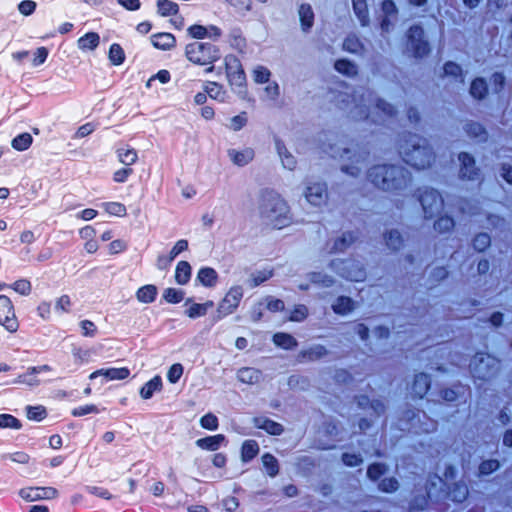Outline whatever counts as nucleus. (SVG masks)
Listing matches in <instances>:
<instances>
[{"mask_svg": "<svg viewBox=\"0 0 512 512\" xmlns=\"http://www.w3.org/2000/svg\"><path fill=\"white\" fill-rule=\"evenodd\" d=\"M474 377L488 378L498 369V362L495 358L487 354H479L474 357L470 364Z\"/></svg>", "mask_w": 512, "mask_h": 512, "instance_id": "39448f33", "label": "nucleus"}, {"mask_svg": "<svg viewBox=\"0 0 512 512\" xmlns=\"http://www.w3.org/2000/svg\"><path fill=\"white\" fill-rule=\"evenodd\" d=\"M157 294H158L157 287L149 284V285L140 287L136 291V299L141 303L148 304V303H152L156 299Z\"/></svg>", "mask_w": 512, "mask_h": 512, "instance_id": "393cba45", "label": "nucleus"}, {"mask_svg": "<svg viewBox=\"0 0 512 512\" xmlns=\"http://www.w3.org/2000/svg\"><path fill=\"white\" fill-rule=\"evenodd\" d=\"M197 280L206 287H212L217 280V273L212 268H202L197 274Z\"/></svg>", "mask_w": 512, "mask_h": 512, "instance_id": "7c9ffc66", "label": "nucleus"}, {"mask_svg": "<svg viewBox=\"0 0 512 512\" xmlns=\"http://www.w3.org/2000/svg\"><path fill=\"white\" fill-rule=\"evenodd\" d=\"M443 71H444L445 76H447V77L451 76V77H455V78L459 77V81L461 83L463 82L461 68L456 63H454V62L446 63L443 67Z\"/></svg>", "mask_w": 512, "mask_h": 512, "instance_id": "864d4df0", "label": "nucleus"}, {"mask_svg": "<svg viewBox=\"0 0 512 512\" xmlns=\"http://www.w3.org/2000/svg\"><path fill=\"white\" fill-rule=\"evenodd\" d=\"M19 496L28 502L50 500L58 496V490L54 487H26L19 491Z\"/></svg>", "mask_w": 512, "mask_h": 512, "instance_id": "9d476101", "label": "nucleus"}, {"mask_svg": "<svg viewBox=\"0 0 512 512\" xmlns=\"http://www.w3.org/2000/svg\"><path fill=\"white\" fill-rule=\"evenodd\" d=\"M191 277V266L187 261H180L175 270V281L180 285L188 283Z\"/></svg>", "mask_w": 512, "mask_h": 512, "instance_id": "cd10ccee", "label": "nucleus"}, {"mask_svg": "<svg viewBox=\"0 0 512 512\" xmlns=\"http://www.w3.org/2000/svg\"><path fill=\"white\" fill-rule=\"evenodd\" d=\"M21 427V422L13 415L0 414V428L19 430Z\"/></svg>", "mask_w": 512, "mask_h": 512, "instance_id": "ea45409f", "label": "nucleus"}, {"mask_svg": "<svg viewBox=\"0 0 512 512\" xmlns=\"http://www.w3.org/2000/svg\"><path fill=\"white\" fill-rule=\"evenodd\" d=\"M259 452V446L254 440H246L241 449V459L243 462L250 461Z\"/></svg>", "mask_w": 512, "mask_h": 512, "instance_id": "2f4dec72", "label": "nucleus"}, {"mask_svg": "<svg viewBox=\"0 0 512 512\" xmlns=\"http://www.w3.org/2000/svg\"><path fill=\"white\" fill-rule=\"evenodd\" d=\"M271 76V72L268 68L257 65L252 70L253 80L258 84L268 83Z\"/></svg>", "mask_w": 512, "mask_h": 512, "instance_id": "58836bf2", "label": "nucleus"}, {"mask_svg": "<svg viewBox=\"0 0 512 512\" xmlns=\"http://www.w3.org/2000/svg\"><path fill=\"white\" fill-rule=\"evenodd\" d=\"M246 122H247V117H246L245 113H242L240 115L232 117L229 120L227 127L230 130L239 131L240 129H242L245 126Z\"/></svg>", "mask_w": 512, "mask_h": 512, "instance_id": "5fc2aeb1", "label": "nucleus"}, {"mask_svg": "<svg viewBox=\"0 0 512 512\" xmlns=\"http://www.w3.org/2000/svg\"><path fill=\"white\" fill-rule=\"evenodd\" d=\"M163 298L168 303H179L184 298V292L175 288H167L163 292Z\"/></svg>", "mask_w": 512, "mask_h": 512, "instance_id": "09e8293b", "label": "nucleus"}, {"mask_svg": "<svg viewBox=\"0 0 512 512\" xmlns=\"http://www.w3.org/2000/svg\"><path fill=\"white\" fill-rule=\"evenodd\" d=\"M36 9V3L31 0H24L18 5L19 12L24 16L31 15Z\"/></svg>", "mask_w": 512, "mask_h": 512, "instance_id": "774afa93", "label": "nucleus"}, {"mask_svg": "<svg viewBox=\"0 0 512 512\" xmlns=\"http://www.w3.org/2000/svg\"><path fill=\"white\" fill-rule=\"evenodd\" d=\"M187 309L185 310V315L190 319H196L198 317H203L207 314V312L214 306L212 301H206L205 303H194L190 299H188L185 303Z\"/></svg>", "mask_w": 512, "mask_h": 512, "instance_id": "a211bd4d", "label": "nucleus"}, {"mask_svg": "<svg viewBox=\"0 0 512 512\" xmlns=\"http://www.w3.org/2000/svg\"><path fill=\"white\" fill-rule=\"evenodd\" d=\"M102 208L106 213L117 217H124L127 213L125 205L120 202H105Z\"/></svg>", "mask_w": 512, "mask_h": 512, "instance_id": "c9c22d12", "label": "nucleus"}, {"mask_svg": "<svg viewBox=\"0 0 512 512\" xmlns=\"http://www.w3.org/2000/svg\"><path fill=\"white\" fill-rule=\"evenodd\" d=\"M12 288L21 295H28L31 291V283L26 279H20L13 283Z\"/></svg>", "mask_w": 512, "mask_h": 512, "instance_id": "680f3d73", "label": "nucleus"}, {"mask_svg": "<svg viewBox=\"0 0 512 512\" xmlns=\"http://www.w3.org/2000/svg\"><path fill=\"white\" fill-rule=\"evenodd\" d=\"M461 162V175L463 178L474 179L477 174L474 167V159L467 153H463L459 156Z\"/></svg>", "mask_w": 512, "mask_h": 512, "instance_id": "a878e982", "label": "nucleus"}, {"mask_svg": "<svg viewBox=\"0 0 512 512\" xmlns=\"http://www.w3.org/2000/svg\"><path fill=\"white\" fill-rule=\"evenodd\" d=\"M153 46L161 50H169L175 46V37L170 33H158L151 36Z\"/></svg>", "mask_w": 512, "mask_h": 512, "instance_id": "412c9836", "label": "nucleus"}, {"mask_svg": "<svg viewBox=\"0 0 512 512\" xmlns=\"http://www.w3.org/2000/svg\"><path fill=\"white\" fill-rule=\"evenodd\" d=\"M162 385V379L160 376L157 375L153 377L140 389L141 398L144 400L150 399L155 392L162 389Z\"/></svg>", "mask_w": 512, "mask_h": 512, "instance_id": "b1692460", "label": "nucleus"}, {"mask_svg": "<svg viewBox=\"0 0 512 512\" xmlns=\"http://www.w3.org/2000/svg\"><path fill=\"white\" fill-rule=\"evenodd\" d=\"M261 460L264 468L266 469L270 477H274L278 474V461L273 455L266 453L261 457Z\"/></svg>", "mask_w": 512, "mask_h": 512, "instance_id": "f704fd0d", "label": "nucleus"}, {"mask_svg": "<svg viewBox=\"0 0 512 512\" xmlns=\"http://www.w3.org/2000/svg\"><path fill=\"white\" fill-rule=\"evenodd\" d=\"M186 57L189 61L197 65L208 66L206 71L212 72L215 61L220 58L219 49L208 43L192 42L186 46Z\"/></svg>", "mask_w": 512, "mask_h": 512, "instance_id": "20e7f679", "label": "nucleus"}, {"mask_svg": "<svg viewBox=\"0 0 512 512\" xmlns=\"http://www.w3.org/2000/svg\"><path fill=\"white\" fill-rule=\"evenodd\" d=\"M206 92L211 98L224 101V92H222L221 87L217 83L210 82L206 87Z\"/></svg>", "mask_w": 512, "mask_h": 512, "instance_id": "13d9d810", "label": "nucleus"}, {"mask_svg": "<svg viewBox=\"0 0 512 512\" xmlns=\"http://www.w3.org/2000/svg\"><path fill=\"white\" fill-rule=\"evenodd\" d=\"M337 270L343 277L352 281H361L365 276L364 271L353 262H340Z\"/></svg>", "mask_w": 512, "mask_h": 512, "instance_id": "f3484780", "label": "nucleus"}, {"mask_svg": "<svg viewBox=\"0 0 512 512\" xmlns=\"http://www.w3.org/2000/svg\"><path fill=\"white\" fill-rule=\"evenodd\" d=\"M254 424L257 428L265 430L271 435H279L283 431L282 426L267 418H255Z\"/></svg>", "mask_w": 512, "mask_h": 512, "instance_id": "bb28decb", "label": "nucleus"}, {"mask_svg": "<svg viewBox=\"0 0 512 512\" xmlns=\"http://www.w3.org/2000/svg\"><path fill=\"white\" fill-rule=\"evenodd\" d=\"M392 111L393 109L391 105L383 101L377 104L372 114H370V117L372 118L373 121H382L384 120L385 116L392 115Z\"/></svg>", "mask_w": 512, "mask_h": 512, "instance_id": "e433bc0d", "label": "nucleus"}, {"mask_svg": "<svg viewBox=\"0 0 512 512\" xmlns=\"http://www.w3.org/2000/svg\"><path fill=\"white\" fill-rule=\"evenodd\" d=\"M100 43V36L95 32L86 33L77 41L78 48L83 51H94Z\"/></svg>", "mask_w": 512, "mask_h": 512, "instance_id": "aec40b11", "label": "nucleus"}, {"mask_svg": "<svg viewBox=\"0 0 512 512\" xmlns=\"http://www.w3.org/2000/svg\"><path fill=\"white\" fill-rule=\"evenodd\" d=\"M335 68L338 72L346 74V75H354L356 73L355 66L346 61V60H339L335 63Z\"/></svg>", "mask_w": 512, "mask_h": 512, "instance_id": "6e6d98bb", "label": "nucleus"}, {"mask_svg": "<svg viewBox=\"0 0 512 512\" xmlns=\"http://www.w3.org/2000/svg\"><path fill=\"white\" fill-rule=\"evenodd\" d=\"M490 245V237L486 233L478 234L473 242V246L478 251L485 250Z\"/></svg>", "mask_w": 512, "mask_h": 512, "instance_id": "052dcab7", "label": "nucleus"}, {"mask_svg": "<svg viewBox=\"0 0 512 512\" xmlns=\"http://www.w3.org/2000/svg\"><path fill=\"white\" fill-rule=\"evenodd\" d=\"M401 154L405 162L418 169L430 166L433 160V155L425 145V141L416 135L410 136L401 146Z\"/></svg>", "mask_w": 512, "mask_h": 512, "instance_id": "7ed1b4c3", "label": "nucleus"}, {"mask_svg": "<svg viewBox=\"0 0 512 512\" xmlns=\"http://www.w3.org/2000/svg\"><path fill=\"white\" fill-rule=\"evenodd\" d=\"M108 58L113 65H121L123 63L125 59V54L119 44L111 45L108 53Z\"/></svg>", "mask_w": 512, "mask_h": 512, "instance_id": "a19ab883", "label": "nucleus"}, {"mask_svg": "<svg viewBox=\"0 0 512 512\" xmlns=\"http://www.w3.org/2000/svg\"><path fill=\"white\" fill-rule=\"evenodd\" d=\"M274 343L284 349H290L296 345V340L289 334L278 333L273 337Z\"/></svg>", "mask_w": 512, "mask_h": 512, "instance_id": "37998d69", "label": "nucleus"}, {"mask_svg": "<svg viewBox=\"0 0 512 512\" xmlns=\"http://www.w3.org/2000/svg\"><path fill=\"white\" fill-rule=\"evenodd\" d=\"M10 461L18 464H27L30 461V456L24 451H16L8 455Z\"/></svg>", "mask_w": 512, "mask_h": 512, "instance_id": "69168bd1", "label": "nucleus"}, {"mask_svg": "<svg viewBox=\"0 0 512 512\" xmlns=\"http://www.w3.org/2000/svg\"><path fill=\"white\" fill-rule=\"evenodd\" d=\"M275 148L279 155L283 168L290 171L294 170L297 164L296 158L288 151L284 143L281 140L276 139Z\"/></svg>", "mask_w": 512, "mask_h": 512, "instance_id": "6ab92c4d", "label": "nucleus"}, {"mask_svg": "<svg viewBox=\"0 0 512 512\" xmlns=\"http://www.w3.org/2000/svg\"><path fill=\"white\" fill-rule=\"evenodd\" d=\"M261 372L255 368L243 367L237 372V379L245 384L253 385L260 381Z\"/></svg>", "mask_w": 512, "mask_h": 512, "instance_id": "4be33fe9", "label": "nucleus"}, {"mask_svg": "<svg viewBox=\"0 0 512 512\" xmlns=\"http://www.w3.org/2000/svg\"><path fill=\"white\" fill-rule=\"evenodd\" d=\"M407 50L416 57H421L429 51L428 43L424 39L422 28L411 27L408 32Z\"/></svg>", "mask_w": 512, "mask_h": 512, "instance_id": "1a4fd4ad", "label": "nucleus"}, {"mask_svg": "<svg viewBox=\"0 0 512 512\" xmlns=\"http://www.w3.org/2000/svg\"><path fill=\"white\" fill-rule=\"evenodd\" d=\"M259 213L271 226L281 229L290 222L289 207L286 201L274 191H263L260 195Z\"/></svg>", "mask_w": 512, "mask_h": 512, "instance_id": "f257e3e1", "label": "nucleus"}, {"mask_svg": "<svg viewBox=\"0 0 512 512\" xmlns=\"http://www.w3.org/2000/svg\"><path fill=\"white\" fill-rule=\"evenodd\" d=\"M353 309V302L350 298L339 297L333 304V310L338 314H346Z\"/></svg>", "mask_w": 512, "mask_h": 512, "instance_id": "c03bdc74", "label": "nucleus"}, {"mask_svg": "<svg viewBox=\"0 0 512 512\" xmlns=\"http://www.w3.org/2000/svg\"><path fill=\"white\" fill-rule=\"evenodd\" d=\"M72 308V300L68 295H61L58 297L54 304V310L56 314L62 315L64 313H69Z\"/></svg>", "mask_w": 512, "mask_h": 512, "instance_id": "4c0bfd02", "label": "nucleus"}, {"mask_svg": "<svg viewBox=\"0 0 512 512\" xmlns=\"http://www.w3.org/2000/svg\"><path fill=\"white\" fill-rule=\"evenodd\" d=\"M372 183L383 190L398 189L409 181V175L399 167L375 166L368 174Z\"/></svg>", "mask_w": 512, "mask_h": 512, "instance_id": "f03ea898", "label": "nucleus"}, {"mask_svg": "<svg viewBox=\"0 0 512 512\" xmlns=\"http://www.w3.org/2000/svg\"><path fill=\"white\" fill-rule=\"evenodd\" d=\"M429 388V380L426 374L420 373L416 375L412 384V393L417 397H423Z\"/></svg>", "mask_w": 512, "mask_h": 512, "instance_id": "c85d7f7f", "label": "nucleus"}, {"mask_svg": "<svg viewBox=\"0 0 512 512\" xmlns=\"http://www.w3.org/2000/svg\"><path fill=\"white\" fill-rule=\"evenodd\" d=\"M242 297L243 288L241 286L231 287L218 305L217 319H221L227 315L232 314L239 306Z\"/></svg>", "mask_w": 512, "mask_h": 512, "instance_id": "423d86ee", "label": "nucleus"}, {"mask_svg": "<svg viewBox=\"0 0 512 512\" xmlns=\"http://www.w3.org/2000/svg\"><path fill=\"white\" fill-rule=\"evenodd\" d=\"M188 33L190 34L191 37L197 38V39H202L207 35L210 37L211 36L217 37L220 35V31L217 27H211L210 29H207L206 27L201 26V25L191 26L188 29Z\"/></svg>", "mask_w": 512, "mask_h": 512, "instance_id": "c756f323", "label": "nucleus"}, {"mask_svg": "<svg viewBox=\"0 0 512 512\" xmlns=\"http://www.w3.org/2000/svg\"><path fill=\"white\" fill-rule=\"evenodd\" d=\"M299 17L304 27L310 28L313 23V12L309 5H301L299 9Z\"/></svg>", "mask_w": 512, "mask_h": 512, "instance_id": "8fccbe9b", "label": "nucleus"}, {"mask_svg": "<svg viewBox=\"0 0 512 512\" xmlns=\"http://www.w3.org/2000/svg\"><path fill=\"white\" fill-rule=\"evenodd\" d=\"M304 198L313 206L322 205L327 198L325 185L320 182L309 183L304 191Z\"/></svg>", "mask_w": 512, "mask_h": 512, "instance_id": "f8f14e48", "label": "nucleus"}, {"mask_svg": "<svg viewBox=\"0 0 512 512\" xmlns=\"http://www.w3.org/2000/svg\"><path fill=\"white\" fill-rule=\"evenodd\" d=\"M157 12L163 17L175 15L178 5L170 0H157Z\"/></svg>", "mask_w": 512, "mask_h": 512, "instance_id": "72a5a7b5", "label": "nucleus"}, {"mask_svg": "<svg viewBox=\"0 0 512 512\" xmlns=\"http://www.w3.org/2000/svg\"><path fill=\"white\" fill-rule=\"evenodd\" d=\"M32 136L29 133L18 135L12 140V147L18 151H24L30 147Z\"/></svg>", "mask_w": 512, "mask_h": 512, "instance_id": "79ce46f5", "label": "nucleus"}, {"mask_svg": "<svg viewBox=\"0 0 512 512\" xmlns=\"http://www.w3.org/2000/svg\"><path fill=\"white\" fill-rule=\"evenodd\" d=\"M0 325L11 333L16 332L19 326L14 306L5 295H0Z\"/></svg>", "mask_w": 512, "mask_h": 512, "instance_id": "6e6552de", "label": "nucleus"}, {"mask_svg": "<svg viewBox=\"0 0 512 512\" xmlns=\"http://www.w3.org/2000/svg\"><path fill=\"white\" fill-rule=\"evenodd\" d=\"M343 163V170L351 175H357L358 171L364 163V158L359 152L345 151L341 155Z\"/></svg>", "mask_w": 512, "mask_h": 512, "instance_id": "4468645a", "label": "nucleus"}, {"mask_svg": "<svg viewBox=\"0 0 512 512\" xmlns=\"http://www.w3.org/2000/svg\"><path fill=\"white\" fill-rule=\"evenodd\" d=\"M264 303L266 308L272 312L281 311L284 309V302L272 296L266 297L264 299Z\"/></svg>", "mask_w": 512, "mask_h": 512, "instance_id": "e2e57ef3", "label": "nucleus"}, {"mask_svg": "<svg viewBox=\"0 0 512 512\" xmlns=\"http://www.w3.org/2000/svg\"><path fill=\"white\" fill-rule=\"evenodd\" d=\"M354 11L363 25L367 21V5L365 0H352Z\"/></svg>", "mask_w": 512, "mask_h": 512, "instance_id": "3c124183", "label": "nucleus"}, {"mask_svg": "<svg viewBox=\"0 0 512 512\" xmlns=\"http://www.w3.org/2000/svg\"><path fill=\"white\" fill-rule=\"evenodd\" d=\"M272 276V272L268 270L257 271L252 273L248 279L251 287H256L261 283L267 281Z\"/></svg>", "mask_w": 512, "mask_h": 512, "instance_id": "49530a36", "label": "nucleus"}, {"mask_svg": "<svg viewBox=\"0 0 512 512\" xmlns=\"http://www.w3.org/2000/svg\"><path fill=\"white\" fill-rule=\"evenodd\" d=\"M470 93L474 98L481 99L487 93V86L483 79H475L470 87Z\"/></svg>", "mask_w": 512, "mask_h": 512, "instance_id": "a18cd8bd", "label": "nucleus"}, {"mask_svg": "<svg viewBox=\"0 0 512 512\" xmlns=\"http://www.w3.org/2000/svg\"><path fill=\"white\" fill-rule=\"evenodd\" d=\"M81 333L85 337H93L96 334V325L90 320H83L80 322Z\"/></svg>", "mask_w": 512, "mask_h": 512, "instance_id": "0e129e2a", "label": "nucleus"}, {"mask_svg": "<svg viewBox=\"0 0 512 512\" xmlns=\"http://www.w3.org/2000/svg\"><path fill=\"white\" fill-rule=\"evenodd\" d=\"M225 441V437L222 434H217L214 436H209L205 438L198 439L196 441V445L205 450L216 451L221 444Z\"/></svg>", "mask_w": 512, "mask_h": 512, "instance_id": "5701e85b", "label": "nucleus"}, {"mask_svg": "<svg viewBox=\"0 0 512 512\" xmlns=\"http://www.w3.org/2000/svg\"><path fill=\"white\" fill-rule=\"evenodd\" d=\"M227 156L232 164L244 167L253 161L255 151L251 147L230 148L227 150Z\"/></svg>", "mask_w": 512, "mask_h": 512, "instance_id": "ddd939ff", "label": "nucleus"}, {"mask_svg": "<svg viewBox=\"0 0 512 512\" xmlns=\"http://www.w3.org/2000/svg\"><path fill=\"white\" fill-rule=\"evenodd\" d=\"M119 162L126 166L134 164L138 158L137 152L131 148H121L117 150Z\"/></svg>", "mask_w": 512, "mask_h": 512, "instance_id": "473e14b6", "label": "nucleus"}, {"mask_svg": "<svg viewBox=\"0 0 512 512\" xmlns=\"http://www.w3.org/2000/svg\"><path fill=\"white\" fill-rule=\"evenodd\" d=\"M184 372V367L180 363H175L170 366V368L167 371V379L170 383L175 384L177 383L180 378L182 377Z\"/></svg>", "mask_w": 512, "mask_h": 512, "instance_id": "de8ad7c7", "label": "nucleus"}, {"mask_svg": "<svg viewBox=\"0 0 512 512\" xmlns=\"http://www.w3.org/2000/svg\"><path fill=\"white\" fill-rule=\"evenodd\" d=\"M50 367L48 365H42L38 367H32L27 370L26 373L19 375L15 380V384H25L29 386H36L40 383V381L36 378V375L41 373L50 372Z\"/></svg>", "mask_w": 512, "mask_h": 512, "instance_id": "dca6fc26", "label": "nucleus"}, {"mask_svg": "<svg viewBox=\"0 0 512 512\" xmlns=\"http://www.w3.org/2000/svg\"><path fill=\"white\" fill-rule=\"evenodd\" d=\"M132 172L133 170L131 168L118 169L113 173V180L116 183H124L127 181Z\"/></svg>", "mask_w": 512, "mask_h": 512, "instance_id": "338daca9", "label": "nucleus"}, {"mask_svg": "<svg viewBox=\"0 0 512 512\" xmlns=\"http://www.w3.org/2000/svg\"><path fill=\"white\" fill-rule=\"evenodd\" d=\"M26 415L30 420L41 421L46 416V409L43 406H29Z\"/></svg>", "mask_w": 512, "mask_h": 512, "instance_id": "603ef678", "label": "nucleus"}, {"mask_svg": "<svg viewBox=\"0 0 512 512\" xmlns=\"http://www.w3.org/2000/svg\"><path fill=\"white\" fill-rule=\"evenodd\" d=\"M335 68L338 72L346 74V75H354L356 73L355 66L346 61V60H339L335 63Z\"/></svg>", "mask_w": 512, "mask_h": 512, "instance_id": "4d7b16f0", "label": "nucleus"}, {"mask_svg": "<svg viewBox=\"0 0 512 512\" xmlns=\"http://www.w3.org/2000/svg\"><path fill=\"white\" fill-rule=\"evenodd\" d=\"M200 424L208 430H215L218 427V419L214 414L208 413L200 419Z\"/></svg>", "mask_w": 512, "mask_h": 512, "instance_id": "bf43d9fd", "label": "nucleus"}, {"mask_svg": "<svg viewBox=\"0 0 512 512\" xmlns=\"http://www.w3.org/2000/svg\"><path fill=\"white\" fill-rule=\"evenodd\" d=\"M130 370L127 367H108L101 368L89 375L90 380L100 379V384H104L106 381H119L128 378Z\"/></svg>", "mask_w": 512, "mask_h": 512, "instance_id": "9b49d317", "label": "nucleus"}, {"mask_svg": "<svg viewBox=\"0 0 512 512\" xmlns=\"http://www.w3.org/2000/svg\"><path fill=\"white\" fill-rule=\"evenodd\" d=\"M224 61L230 85L233 88H239V93H241L246 83V77L239 60L236 57L229 55L225 57Z\"/></svg>", "mask_w": 512, "mask_h": 512, "instance_id": "0eeeda50", "label": "nucleus"}, {"mask_svg": "<svg viewBox=\"0 0 512 512\" xmlns=\"http://www.w3.org/2000/svg\"><path fill=\"white\" fill-rule=\"evenodd\" d=\"M420 201L424 212L429 217L433 215L434 210H438L442 205L441 197L435 190H426Z\"/></svg>", "mask_w": 512, "mask_h": 512, "instance_id": "2eb2a0df", "label": "nucleus"}]
</instances>
